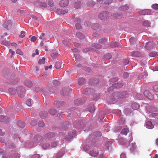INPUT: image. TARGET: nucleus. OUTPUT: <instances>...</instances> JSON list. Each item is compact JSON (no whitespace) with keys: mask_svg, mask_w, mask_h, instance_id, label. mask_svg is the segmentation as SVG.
<instances>
[{"mask_svg":"<svg viewBox=\"0 0 158 158\" xmlns=\"http://www.w3.org/2000/svg\"><path fill=\"white\" fill-rule=\"evenodd\" d=\"M42 89L40 87H36L35 89V90L36 92H40L42 91Z\"/></svg>","mask_w":158,"mask_h":158,"instance_id":"69168bd1","label":"nucleus"},{"mask_svg":"<svg viewBox=\"0 0 158 158\" xmlns=\"http://www.w3.org/2000/svg\"><path fill=\"white\" fill-rule=\"evenodd\" d=\"M89 111L91 113L94 112L95 110L94 106V105H91L88 108Z\"/></svg>","mask_w":158,"mask_h":158,"instance_id":"cd10ccee","label":"nucleus"},{"mask_svg":"<svg viewBox=\"0 0 158 158\" xmlns=\"http://www.w3.org/2000/svg\"><path fill=\"white\" fill-rule=\"evenodd\" d=\"M89 154L91 156L94 157L97 156L99 152L94 149L90 150L88 152Z\"/></svg>","mask_w":158,"mask_h":158,"instance_id":"1a4fd4ad","label":"nucleus"},{"mask_svg":"<svg viewBox=\"0 0 158 158\" xmlns=\"http://www.w3.org/2000/svg\"><path fill=\"white\" fill-rule=\"evenodd\" d=\"M76 35L77 37L80 39H82L85 38V35L79 32H77Z\"/></svg>","mask_w":158,"mask_h":158,"instance_id":"393cba45","label":"nucleus"},{"mask_svg":"<svg viewBox=\"0 0 158 158\" xmlns=\"http://www.w3.org/2000/svg\"><path fill=\"white\" fill-rule=\"evenodd\" d=\"M132 107L134 110H135L139 108V106L136 103H134L132 104Z\"/></svg>","mask_w":158,"mask_h":158,"instance_id":"a19ab883","label":"nucleus"},{"mask_svg":"<svg viewBox=\"0 0 158 158\" xmlns=\"http://www.w3.org/2000/svg\"><path fill=\"white\" fill-rule=\"evenodd\" d=\"M152 8L155 10L158 9V4H154L152 6Z\"/></svg>","mask_w":158,"mask_h":158,"instance_id":"5fc2aeb1","label":"nucleus"},{"mask_svg":"<svg viewBox=\"0 0 158 158\" xmlns=\"http://www.w3.org/2000/svg\"><path fill=\"white\" fill-rule=\"evenodd\" d=\"M146 76V73L144 72L142 73L141 74L139 75L138 77V78L139 79L144 78V76Z\"/></svg>","mask_w":158,"mask_h":158,"instance_id":"a18cd8bd","label":"nucleus"},{"mask_svg":"<svg viewBox=\"0 0 158 158\" xmlns=\"http://www.w3.org/2000/svg\"><path fill=\"white\" fill-rule=\"evenodd\" d=\"M45 58L43 57L42 59H40L38 63L39 64H44L45 62Z\"/></svg>","mask_w":158,"mask_h":158,"instance_id":"37998d69","label":"nucleus"},{"mask_svg":"<svg viewBox=\"0 0 158 158\" xmlns=\"http://www.w3.org/2000/svg\"><path fill=\"white\" fill-rule=\"evenodd\" d=\"M55 135L52 132H49L46 134L44 136V138L46 139H49L53 137Z\"/></svg>","mask_w":158,"mask_h":158,"instance_id":"4468645a","label":"nucleus"},{"mask_svg":"<svg viewBox=\"0 0 158 158\" xmlns=\"http://www.w3.org/2000/svg\"><path fill=\"white\" fill-rule=\"evenodd\" d=\"M69 3L68 0H62L60 1V4L61 7H64L67 6Z\"/></svg>","mask_w":158,"mask_h":158,"instance_id":"ddd939ff","label":"nucleus"},{"mask_svg":"<svg viewBox=\"0 0 158 158\" xmlns=\"http://www.w3.org/2000/svg\"><path fill=\"white\" fill-rule=\"evenodd\" d=\"M94 135L96 137H100L102 136V133L99 131L96 132L94 133Z\"/></svg>","mask_w":158,"mask_h":158,"instance_id":"603ef678","label":"nucleus"},{"mask_svg":"<svg viewBox=\"0 0 158 158\" xmlns=\"http://www.w3.org/2000/svg\"><path fill=\"white\" fill-rule=\"evenodd\" d=\"M85 82L86 81L85 79L83 78H81L78 79V83L80 85L84 84Z\"/></svg>","mask_w":158,"mask_h":158,"instance_id":"a878e982","label":"nucleus"},{"mask_svg":"<svg viewBox=\"0 0 158 158\" xmlns=\"http://www.w3.org/2000/svg\"><path fill=\"white\" fill-rule=\"evenodd\" d=\"M156 55V53L155 52H152L149 54V56L152 57L155 56Z\"/></svg>","mask_w":158,"mask_h":158,"instance_id":"0e129e2a","label":"nucleus"},{"mask_svg":"<svg viewBox=\"0 0 158 158\" xmlns=\"http://www.w3.org/2000/svg\"><path fill=\"white\" fill-rule=\"evenodd\" d=\"M112 85L115 89L120 88L123 86L122 83L120 82L114 83Z\"/></svg>","mask_w":158,"mask_h":158,"instance_id":"5701e85b","label":"nucleus"},{"mask_svg":"<svg viewBox=\"0 0 158 158\" xmlns=\"http://www.w3.org/2000/svg\"><path fill=\"white\" fill-rule=\"evenodd\" d=\"M131 55L133 57H139L141 56V54L140 52L138 51H135L131 52Z\"/></svg>","mask_w":158,"mask_h":158,"instance_id":"412c9836","label":"nucleus"},{"mask_svg":"<svg viewBox=\"0 0 158 158\" xmlns=\"http://www.w3.org/2000/svg\"><path fill=\"white\" fill-rule=\"evenodd\" d=\"M129 131V129L128 128H124L122 129L121 133L122 134L126 135Z\"/></svg>","mask_w":158,"mask_h":158,"instance_id":"c9c22d12","label":"nucleus"},{"mask_svg":"<svg viewBox=\"0 0 158 158\" xmlns=\"http://www.w3.org/2000/svg\"><path fill=\"white\" fill-rule=\"evenodd\" d=\"M68 12V10L67 9H57L56 12L59 15H64L67 13Z\"/></svg>","mask_w":158,"mask_h":158,"instance_id":"9d476101","label":"nucleus"},{"mask_svg":"<svg viewBox=\"0 0 158 158\" xmlns=\"http://www.w3.org/2000/svg\"><path fill=\"white\" fill-rule=\"evenodd\" d=\"M151 13V10L150 9H147L140 10L139 14L140 15H149Z\"/></svg>","mask_w":158,"mask_h":158,"instance_id":"20e7f679","label":"nucleus"},{"mask_svg":"<svg viewBox=\"0 0 158 158\" xmlns=\"http://www.w3.org/2000/svg\"><path fill=\"white\" fill-rule=\"evenodd\" d=\"M92 27L93 29L97 30L100 28L101 25L98 23H95L92 25Z\"/></svg>","mask_w":158,"mask_h":158,"instance_id":"4be33fe9","label":"nucleus"},{"mask_svg":"<svg viewBox=\"0 0 158 158\" xmlns=\"http://www.w3.org/2000/svg\"><path fill=\"white\" fill-rule=\"evenodd\" d=\"M49 147V144L48 143L44 144L43 145V147L44 149H46Z\"/></svg>","mask_w":158,"mask_h":158,"instance_id":"052dcab7","label":"nucleus"},{"mask_svg":"<svg viewBox=\"0 0 158 158\" xmlns=\"http://www.w3.org/2000/svg\"><path fill=\"white\" fill-rule=\"evenodd\" d=\"M87 6L90 7H93L95 5V3L93 1H89L87 3Z\"/></svg>","mask_w":158,"mask_h":158,"instance_id":"e433bc0d","label":"nucleus"},{"mask_svg":"<svg viewBox=\"0 0 158 158\" xmlns=\"http://www.w3.org/2000/svg\"><path fill=\"white\" fill-rule=\"evenodd\" d=\"M107 41V39L106 38H102L99 40L98 42L99 43L101 44H105Z\"/></svg>","mask_w":158,"mask_h":158,"instance_id":"c85d7f7f","label":"nucleus"},{"mask_svg":"<svg viewBox=\"0 0 158 158\" xmlns=\"http://www.w3.org/2000/svg\"><path fill=\"white\" fill-rule=\"evenodd\" d=\"M61 64L59 61H57L56 63L55 67L57 69H59L61 68Z\"/></svg>","mask_w":158,"mask_h":158,"instance_id":"ea45409f","label":"nucleus"},{"mask_svg":"<svg viewBox=\"0 0 158 158\" xmlns=\"http://www.w3.org/2000/svg\"><path fill=\"white\" fill-rule=\"evenodd\" d=\"M81 3L80 2H76L74 4V7L76 8H79L81 7Z\"/></svg>","mask_w":158,"mask_h":158,"instance_id":"8fccbe9b","label":"nucleus"},{"mask_svg":"<svg viewBox=\"0 0 158 158\" xmlns=\"http://www.w3.org/2000/svg\"><path fill=\"white\" fill-rule=\"evenodd\" d=\"M11 20H8L6 21L3 25V26L5 28H7L11 25Z\"/></svg>","mask_w":158,"mask_h":158,"instance_id":"bb28decb","label":"nucleus"},{"mask_svg":"<svg viewBox=\"0 0 158 158\" xmlns=\"http://www.w3.org/2000/svg\"><path fill=\"white\" fill-rule=\"evenodd\" d=\"M144 95L150 100H152L154 98L153 95L148 90H145L144 92Z\"/></svg>","mask_w":158,"mask_h":158,"instance_id":"6e6552de","label":"nucleus"},{"mask_svg":"<svg viewBox=\"0 0 158 158\" xmlns=\"http://www.w3.org/2000/svg\"><path fill=\"white\" fill-rule=\"evenodd\" d=\"M45 34L43 33L41 34V36L39 37V39L43 40H46V38L44 37Z\"/></svg>","mask_w":158,"mask_h":158,"instance_id":"09e8293b","label":"nucleus"},{"mask_svg":"<svg viewBox=\"0 0 158 158\" xmlns=\"http://www.w3.org/2000/svg\"><path fill=\"white\" fill-rule=\"evenodd\" d=\"M118 98H123L128 97V94L127 92H123L121 93H116L115 94Z\"/></svg>","mask_w":158,"mask_h":158,"instance_id":"7ed1b4c3","label":"nucleus"},{"mask_svg":"<svg viewBox=\"0 0 158 158\" xmlns=\"http://www.w3.org/2000/svg\"><path fill=\"white\" fill-rule=\"evenodd\" d=\"M8 91L9 92L12 94H14L15 93V89L12 88H9Z\"/></svg>","mask_w":158,"mask_h":158,"instance_id":"3c124183","label":"nucleus"},{"mask_svg":"<svg viewBox=\"0 0 158 158\" xmlns=\"http://www.w3.org/2000/svg\"><path fill=\"white\" fill-rule=\"evenodd\" d=\"M97 2L96 3L97 7L100 6L103 3V0H97Z\"/></svg>","mask_w":158,"mask_h":158,"instance_id":"58836bf2","label":"nucleus"},{"mask_svg":"<svg viewBox=\"0 0 158 158\" xmlns=\"http://www.w3.org/2000/svg\"><path fill=\"white\" fill-rule=\"evenodd\" d=\"M17 91L19 96L21 98L24 97L25 94V90L23 87H18L17 88Z\"/></svg>","mask_w":158,"mask_h":158,"instance_id":"f03ea898","label":"nucleus"},{"mask_svg":"<svg viewBox=\"0 0 158 158\" xmlns=\"http://www.w3.org/2000/svg\"><path fill=\"white\" fill-rule=\"evenodd\" d=\"M75 134V131H73L72 132H69L68 133V135L65 137V139L68 140H70Z\"/></svg>","mask_w":158,"mask_h":158,"instance_id":"0eeeda50","label":"nucleus"},{"mask_svg":"<svg viewBox=\"0 0 158 158\" xmlns=\"http://www.w3.org/2000/svg\"><path fill=\"white\" fill-rule=\"evenodd\" d=\"M146 110L148 112L151 113L153 111L154 108L152 106H148L146 107Z\"/></svg>","mask_w":158,"mask_h":158,"instance_id":"473e14b6","label":"nucleus"},{"mask_svg":"<svg viewBox=\"0 0 158 158\" xmlns=\"http://www.w3.org/2000/svg\"><path fill=\"white\" fill-rule=\"evenodd\" d=\"M143 25L144 26L149 27L150 26V22L148 20L145 21L143 22Z\"/></svg>","mask_w":158,"mask_h":158,"instance_id":"f704fd0d","label":"nucleus"},{"mask_svg":"<svg viewBox=\"0 0 158 158\" xmlns=\"http://www.w3.org/2000/svg\"><path fill=\"white\" fill-rule=\"evenodd\" d=\"M40 157V155L38 154H35L32 156L31 158H39Z\"/></svg>","mask_w":158,"mask_h":158,"instance_id":"338daca9","label":"nucleus"},{"mask_svg":"<svg viewBox=\"0 0 158 158\" xmlns=\"http://www.w3.org/2000/svg\"><path fill=\"white\" fill-rule=\"evenodd\" d=\"M37 123V121L36 120H33L31 121V125L32 126H35Z\"/></svg>","mask_w":158,"mask_h":158,"instance_id":"680f3d73","label":"nucleus"},{"mask_svg":"<svg viewBox=\"0 0 158 158\" xmlns=\"http://www.w3.org/2000/svg\"><path fill=\"white\" fill-rule=\"evenodd\" d=\"M75 20L76 23L75 27L78 30H79L81 28V26L80 24L81 20L78 18H76Z\"/></svg>","mask_w":158,"mask_h":158,"instance_id":"9b49d317","label":"nucleus"},{"mask_svg":"<svg viewBox=\"0 0 158 158\" xmlns=\"http://www.w3.org/2000/svg\"><path fill=\"white\" fill-rule=\"evenodd\" d=\"M129 148L131 150L133 151L136 148L135 144L134 143H130L129 144Z\"/></svg>","mask_w":158,"mask_h":158,"instance_id":"a211bd4d","label":"nucleus"},{"mask_svg":"<svg viewBox=\"0 0 158 158\" xmlns=\"http://www.w3.org/2000/svg\"><path fill=\"white\" fill-rule=\"evenodd\" d=\"M146 124L147 127L149 129H152L153 127V126L151 121L147 122Z\"/></svg>","mask_w":158,"mask_h":158,"instance_id":"c756f323","label":"nucleus"},{"mask_svg":"<svg viewBox=\"0 0 158 158\" xmlns=\"http://www.w3.org/2000/svg\"><path fill=\"white\" fill-rule=\"evenodd\" d=\"M49 112L50 114L54 115L56 113V111L55 109H50L49 110Z\"/></svg>","mask_w":158,"mask_h":158,"instance_id":"c03bdc74","label":"nucleus"},{"mask_svg":"<svg viewBox=\"0 0 158 158\" xmlns=\"http://www.w3.org/2000/svg\"><path fill=\"white\" fill-rule=\"evenodd\" d=\"M58 53L55 49L52 50L51 52V56L53 59H55L57 56Z\"/></svg>","mask_w":158,"mask_h":158,"instance_id":"2eb2a0df","label":"nucleus"},{"mask_svg":"<svg viewBox=\"0 0 158 158\" xmlns=\"http://www.w3.org/2000/svg\"><path fill=\"white\" fill-rule=\"evenodd\" d=\"M10 121V119L7 116H0V122L2 121L5 123H7Z\"/></svg>","mask_w":158,"mask_h":158,"instance_id":"f8f14e48","label":"nucleus"},{"mask_svg":"<svg viewBox=\"0 0 158 158\" xmlns=\"http://www.w3.org/2000/svg\"><path fill=\"white\" fill-rule=\"evenodd\" d=\"M95 92V90L92 89L90 88H86L82 92L83 94H93Z\"/></svg>","mask_w":158,"mask_h":158,"instance_id":"39448f33","label":"nucleus"},{"mask_svg":"<svg viewBox=\"0 0 158 158\" xmlns=\"http://www.w3.org/2000/svg\"><path fill=\"white\" fill-rule=\"evenodd\" d=\"M114 89H115V88H114L113 85H112V86L109 87V88L108 89V92H111L113 91Z\"/></svg>","mask_w":158,"mask_h":158,"instance_id":"4d7b16f0","label":"nucleus"},{"mask_svg":"<svg viewBox=\"0 0 158 158\" xmlns=\"http://www.w3.org/2000/svg\"><path fill=\"white\" fill-rule=\"evenodd\" d=\"M89 82L92 85H96L99 82L98 79V78H94L93 79H91Z\"/></svg>","mask_w":158,"mask_h":158,"instance_id":"aec40b11","label":"nucleus"},{"mask_svg":"<svg viewBox=\"0 0 158 158\" xmlns=\"http://www.w3.org/2000/svg\"><path fill=\"white\" fill-rule=\"evenodd\" d=\"M20 155L18 153H15L12 154L10 158H19Z\"/></svg>","mask_w":158,"mask_h":158,"instance_id":"49530a36","label":"nucleus"},{"mask_svg":"<svg viewBox=\"0 0 158 158\" xmlns=\"http://www.w3.org/2000/svg\"><path fill=\"white\" fill-rule=\"evenodd\" d=\"M5 77L6 78H7L8 80H11L14 78L15 77L14 75H13V76L11 75L10 74L5 75Z\"/></svg>","mask_w":158,"mask_h":158,"instance_id":"72a5a7b5","label":"nucleus"},{"mask_svg":"<svg viewBox=\"0 0 158 158\" xmlns=\"http://www.w3.org/2000/svg\"><path fill=\"white\" fill-rule=\"evenodd\" d=\"M71 89L69 87H64L60 91V94L63 95L68 94L69 92L71 91Z\"/></svg>","mask_w":158,"mask_h":158,"instance_id":"423d86ee","label":"nucleus"},{"mask_svg":"<svg viewBox=\"0 0 158 158\" xmlns=\"http://www.w3.org/2000/svg\"><path fill=\"white\" fill-rule=\"evenodd\" d=\"M81 101V99L80 98L78 99L77 100H76L74 101V104L75 105H79L80 104Z\"/></svg>","mask_w":158,"mask_h":158,"instance_id":"6e6d98bb","label":"nucleus"},{"mask_svg":"<svg viewBox=\"0 0 158 158\" xmlns=\"http://www.w3.org/2000/svg\"><path fill=\"white\" fill-rule=\"evenodd\" d=\"M26 103L29 106H30L31 105V101L30 99H28L26 101Z\"/></svg>","mask_w":158,"mask_h":158,"instance_id":"864d4df0","label":"nucleus"},{"mask_svg":"<svg viewBox=\"0 0 158 158\" xmlns=\"http://www.w3.org/2000/svg\"><path fill=\"white\" fill-rule=\"evenodd\" d=\"M111 16L113 18L118 19H120L122 17V15L121 13L114 14Z\"/></svg>","mask_w":158,"mask_h":158,"instance_id":"f3484780","label":"nucleus"},{"mask_svg":"<svg viewBox=\"0 0 158 158\" xmlns=\"http://www.w3.org/2000/svg\"><path fill=\"white\" fill-rule=\"evenodd\" d=\"M34 142L36 143L41 141L42 139V138L41 136L37 135L34 137Z\"/></svg>","mask_w":158,"mask_h":158,"instance_id":"6ab92c4d","label":"nucleus"},{"mask_svg":"<svg viewBox=\"0 0 158 158\" xmlns=\"http://www.w3.org/2000/svg\"><path fill=\"white\" fill-rule=\"evenodd\" d=\"M25 33L24 31H22L20 32V34L19 35V37L22 38L24 37L25 36Z\"/></svg>","mask_w":158,"mask_h":158,"instance_id":"bf43d9fd","label":"nucleus"},{"mask_svg":"<svg viewBox=\"0 0 158 158\" xmlns=\"http://www.w3.org/2000/svg\"><path fill=\"white\" fill-rule=\"evenodd\" d=\"M75 57V60L76 62H78L81 59V57L78 54H76L74 55Z\"/></svg>","mask_w":158,"mask_h":158,"instance_id":"4c0bfd02","label":"nucleus"},{"mask_svg":"<svg viewBox=\"0 0 158 158\" xmlns=\"http://www.w3.org/2000/svg\"><path fill=\"white\" fill-rule=\"evenodd\" d=\"M110 46L111 47H115L118 46V44L116 42H112L110 44Z\"/></svg>","mask_w":158,"mask_h":158,"instance_id":"79ce46f5","label":"nucleus"},{"mask_svg":"<svg viewBox=\"0 0 158 158\" xmlns=\"http://www.w3.org/2000/svg\"><path fill=\"white\" fill-rule=\"evenodd\" d=\"M18 125L21 128L24 127L25 126V123L24 122L19 121L18 122Z\"/></svg>","mask_w":158,"mask_h":158,"instance_id":"7c9ffc66","label":"nucleus"},{"mask_svg":"<svg viewBox=\"0 0 158 158\" xmlns=\"http://www.w3.org/2000/svg\"><path fill=\"white\" fill-rule=\"evenodd\" d=\"M44 122L43 121H40L38 124V125L40 127H43L44 126Z\"/></svg>","mask_w":158,"mask_h":158,"instance_id":"e2e57ef3","label":"nucleus"},{"mask_svg":"<svg viewBox=\"0 0 158 158\" xmlns=\"http://www.w3.org/2000/svg\"><path fill=\"white\" fill-rule=\"evenodd\" d=\"M53 84L54 85L57 86L60 84V82L56 80H54L53 81Z\"/></svg>","mask_w":158,"mask_h":158,"instance_id":"de8ad7c7","label":"nucleus"},{"mask_svg":"<svg viewBox=\"0 0 158 158\" xmlns=\"http://www.w3.org/2000/svg\"><path fill=\"white\" fill-rule=\"evenodd\" d=\"M24 84L26 86L29 87H31L32 85L31 82L28 80L25 81L24 82Z\"/></svg>","mask_w":158,"mask_h":158,"instance_id":"b1692460","label":"nucleus"},{"mask_svg":"<svg viewBox=\"0 0 158 158\" xmlns=\"http://www.w3.org/2000/svg\"><path fill=\"white\" fill-rule=\"evenodd\" d=\"M63 154L60 152H58L56 155V158H60L62 156Z\"/></svg>","mask_w":158,"mask_h":158,"instance_id":"13d9d810","label":"nucleus"},{"mask_svg":"<svg viewBox=\"0 0 158 158\" xmlns=\"http://www.w3.org/2000/svg\"><path fill=\"white\" fill-rule=\"evenodd\" d=\"M129 6L127 5H123L121 6H120L118 8V10L120 11L126 10L129 9Z\"/></svg>","mask_w":158,"mask_h":158,"instance_id":"dca6fc26","label":"nucleus"},{"mask_svg":"<svg viewBox=\"0 0 158 158\" xmlns=\"http://www.w3.org/2000/svg\"><path fill=\"white\" fill-rule=\"evenodd\" d=\"M109 13L106 12H102L99 14L98 17L102 20H105L109 18Z\"/></svg>","mask_w":158,"mask_h":158,"instance_id":"f257e3e1","label":"nucleus"},{"mask_svg":"<svg viewBox=\"0 0 158 158\" xmlns=\"http://www.w3.org/2000/svg\"><path fill=\"white\" fill-rule=\"evenodd\" d=\"M154 90L156 92H158V85H156L153 87Z\"/></svg>","mask_w":158,"mask_h":158,"instance_id":"774afa93","label":"nucleus"},{"mask_svg":"<svg viewBox=\"0 0 158 158\" xmlns=\"http://www.w3.org/2000/svg\"><path fill=\"white\" fill-rule=\"evenodd\" d=\"M112 57L111 55L109 53H107L103 56V58L105 59H109Z\"/></svg>","mask_w":158,"mask_h":158,"instance_id":"2f4dec72","label":"nucleus"}]
</instances>
